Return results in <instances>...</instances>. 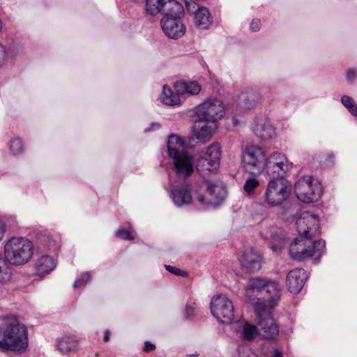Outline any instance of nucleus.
I'll return each mask as SVG.
<instances>
[{"label": "nucleus", "instance_id": "f257e3e1", "mask_svg": "<svg viewBox=\"0 0 357 357\" xmlns=\"http://www.w3.org/2000/svg\"><path fill=\"white\" fill-rule=\"evenodd\" d=\"M245 296L253 306L254 311L258 312L264 308L274 307L280 300V290L275 281L252 278L245 287Z\"/></svg>", "mask_w": 357, "mask_h": 357}, {"label": "nucleus", "instance_id": "f03ea898", "mask_svg": "<svg viewBox=\"0 0 357 357\" xmlns=\"http://www.w3.org/2000/svg\"><path fill=\"white\" fill-rule=\"evenodd\" d=\"M0 348L15 353H24L29 346L28 330L15 317H8L0 324Z\"/></svg>", "mask_w": 357, "mask_h": 357}, {"label": "nucleus", "instance_id": "7ed1b4c3", "mask_svg": "<svg viewBox=\"0 0 357 357\" xmlns=\"http://www.w3.org/2000/svg\"><path fill=\"white\" fill-rule=\"evenodd\" d=\"M33 243L26 237H11L3 245L4 258L13 266H18L27 264L33 257Z\"/></svg>", "mask_w": 357, "mask_h": 357}, {"label": "nucleus", "instance_id": "20e7f679", "mask_svg": "<svg viewBox=\"0 0 357 357\" xmlns=\"http://www.w3.org/2000/svg\"><path fill=\"white\" fill-rule=\"evenodd\" d=\"M325 250V241H312L306 237L295 238L289 246V255L291 258L298 261L310 258L318 259Z\"/></svg>", "mask_w": 357, "mask_h": 357}, {"label": "nucleus", "instance_id": "39448f33", "mask_svg": "<svg viewBox=\"0 0 357 357\" xmlns=\"http://www.w3.org/2000/svg\"><path fill=\"white\" fill-rule=\"evenodd\" d=\"M225 186L222 182L203 181L195 188V196L203 206H217L226 197Z\"/></svg>", "mask_w": 357, "mask_h": 357}, {"label": "nucleus", "instance_id": "423d86ee", "mask_svg": "<svg viewBox=\"0 0 357 357\" xmlns=\"http://www.w3.org/2000/svg\"><path fill=\"white\" fill-rule=\"evenodd\" d=\"M267 155L264 149L260 146H246L241 153V162L245 171L253 176L262 174Z\"/></svg>", "mask_w": 357, "mask_h": 357}, {"label": "nucleus", "instance_id": "0eeeda50", "mask_svg": "<svg viewBox=\"0 0 357 357\" xmlns=\"http://www.w3.org/2000/svg\"><path fill=\"white\" fill-rule=\"evenodd\" d=\"M221 148L218 143L209 145L204 151L200 153L196 159V169L203 176L215 172L219 167Z\"/></svg>", "mask_w": 357, "mask_h": 357}, {"label": "nucleus", "instance_id": "6e6552de", "mask_svg": "<svg viewBox=\"0 0 357 357\" xmlns=\"http://www.w3.org/2000/svg\"><path fill=\"white\" fill-rule=\"evenodd\" d=\"M294 192L298 199L304 203H312L319 199L322 188L319 181L312 176L300 178L294 185Z\"/></svg>", "mask_w": 357, "mask_h": 357}, {"label": "nucleus", "instance_id": "1a4fd4ad", "mask_svg": "<svg viewBox=\"0 0 357 357\" xmlns=\"http://www.w3.org/2000/svg\"><path fill=\"white\" fill-rule=\"evenodd\" d=\"M291 191V186L288 181L284 178L271 179L268 183L264 199L268 204L276 206L288 199Z\"/></svg>", "mask_w": 357, "mask_h": 357}, {"label": "nucleus", "instance_id": "9d476101", "mask_svg": "<svg viewBox=\"0 0 357 357\" xmlns=\"http://www.w3.org/2000/svg\"><path fill=\"white\" fill-rule=\"evenodd\" d=\"M212 315L220 323L229 324L234 317L233 303L225 294L213 296L211 301Z\"/></svg>", "mask_w": 357, "mask_h": 357}, {"label": "nucleus", "instance_id": "9b49d317", "mask_svg": "<svg viewBox=\"0 0 357 357\" xmlns=\"http://www.w3.org/2000/svg\"><path fill=\"white\" fill-rule=\"evenodd\" d=\"M291 163L286 155L282 153L275 151L267 155L264 166V171L273 179L283 178L287 172L289 170Z\"/></svg>", "mask_w": 357, "mask_h": 357}, {"label": "nucleus", "instance_id": "f8f14e48", "mask_svg": "<svg viewBox=\"0 0 357 357\" xmlns=\"http://www.w3.org/2000/svg\"><path fill=\"white\" fill-rule=\"evenodd\" d=\"M195 114L199 118L216 123L223 117L225 108L220 100L208 98L195 107Z\"/></svg>", "mask_w": 357, "mask_h": 357}, {"label": "nucleus", "instance_id": "ddd939ff", "mask_svg": "<svg viewBox=\"0 0 357 357\" xmlns=\"http://www.w3.org/2000/svg\"><path fill=\"white\" fill-rule=\"evenodd\" d=\"M319 217L308 211L301 213L296 222V230L302 237L311 238L319 232Z\"/></svg>", "mask_w": 357, "mask_h": 357}, {"label": "nucleus", "instance_id": "4468645a", "mask_svg": "<svg viewBox=\"0 0 357 357\" xmlns=\"http://www.w3.org/2000/svg\"><path fill=\"white\" fill-rule=\"evenodd\" d=\"M144 8L146 12L152 16L162 11L165 14L176 15H183L184 12L183 6L176 0H146Z\"/></svg>", "mask_w": 357, "mask_h": 357}, {"label": "nucleus", "instance_id": "2eb2a0df", "mask_svg": "<svg viewBox=\"0 0 357 357\" xmlns=\"http://www.w3.org/2000/svg\"><path fill=\"white\" fill-rule=\"evenodd\" d=\"M270 308L259 310L258 312H255L257 318V323L260 328L259 334L267 340H274L279 334V328L275 319L269 312Z\"/></svg>", "mask_w": 357, "mask_h": 357}, {"label": "nucleus", "instance_id": "dca6fc26", "mask_svg": "<svg viewBox=\"0 0 357 357\" xmlns=\"http://www.w3.org/2000/svg\"><path fill=\"white\" fill-rule=\"evenodd\" d=\"M181 15L169 13L161 19L162 29L168 38L177 39L185 34L186 29L180 19Z\"/></svg>", "mask_w": 357, "mask_h": 357}, {"label": "nucleus", "instance_id": "f3484780", "mask_svg": "<svg viewBox=\"0 0 357 357\" xmlns=\"http://www.w3.org/2000/svg\"><path fill=\"white\" fill-rule=\"evenodd\" d=\"M172 170L178 178L190 177L196 167L195 157L188 151L172 159Z\"/></svg>", "mask_w": 357, "mask_h": 357}, {"label": "nucleus", "instance_id": "a211bd4d", "mask_svg": "<svg viewBox=\"0 0 357 357\" xmlns=\"http://www.w3.org/2000/svg\"><path fill=\"white\" fill-rule=\"evenodd\" d=\"M186 7L189 12L194 13V22L197 28L208 29L212 25L213 18L207 8L190 1H186Z\"/></svg>", "mask_w": 357, "mask_h": 357}, {"label": "nucleus", "instance_id": "6ab92c4d", "mask_svg": "<svg viewBox=\"0 0 357 357\" xmlns=\"http://www.w3.org/2000/svg\"><path fill=\"white\" fill-rule=\"evenodd\" d=\"M252 131L262 140H268L277 136L276 128L267 118L257 117L253 121Z\"/></svg>", "mask_w": 357, "mask_h": 357}, {"label": "nucleus", "instance_id": "aec40b11", "mask_svg": "<svg viewBox=\"0 0 357 357\" xmlns=\"http://www.w3.org/2000/svg\"><path fill=\"white\" fill-rule=\"evenodd\" d=\"M239 262L246 271L257 272L261 268L262 258L257 250L253 248H248L242 252Z\"/></svg>", "mask_w": 357, "mask_h": 357}, {"label": "nucleus", "instance_id": "412c9836", "mask_svg": "<svg viewBox=\"0 0 357 357\" xmlns=\"http://www.w3.org/2000/svg\"><path fill=\"white\" fill-rule=\"evenodd\" d=\"M216 128V123L197 117L194 123L192 132L199 142L205 143L211 139Z\"/></svg>", "mask_w": 357, "mask_h": 357}, {"label": "nucleus", "instance_id": "4be33fe9", "mask_svg": "<svg viewBox=\"0 0 357 357\" xmlns=\"http://www.w3.org/2000/svg\"><path fill=\"white\" fill-rule=\"evenodd\" d=\"M307 280V274L302 268L290 271L286 278V287L289 291L297 294L303 289Z\"/></svg>", "mask_w": 357, "mask_h": 357}, {"label": "nucleus", "instance_id": "5701e85b", "mask_svg": "<svg viewBox=\"0 0 357 357\" xmlns=\"http://www.w3.org/2000/svg\"><path fill=\"white\" fill-rule=\"evenodd\" d=\"M232 329L240 338L248 341L252 340L259 334V331L255 325L244 319L233 323Z\"/></svg>", "mask_w": 357, "mask_h": 357}, {"label": "nucleus", "instance_id": "b1692460", "mask_svg": "<svg viewBox=\"0 0 357 357\" xmlns=\"http://www.w3.org/2000/svg\"><path fill=\"white\" fill-rule=\"evenodd\" d=\"M170 197L177 207L188 205L192 200L191 190L188 185L173 188L170 192Z\"/></svg>", "mask_w": 357, "mask_h": 357}, {"label": "nucleus", "instance_id": "393cba45", "mask_svg": "<svg viewBox=\"0 0 357 357\" xmlns=\"http://www.w3.org/2000/svg\"><path fill=\"white\" fill-rule=\"evenodd\" d=\"M56 266V260L47 255L38 257L34 263L36 274L40 278H43L50 273Z\"/></svg>", "mask_w": 357, "mask_h": 357}, {"label": "nucleus", "instance_id": "a878e982", "mask_svg": "<svg viewBox=\"0 0 357 357\" xmlns=\"http://www.w3.org/2000/svg\"><path fill=\"white\" fill-rule=\"evenodd\" d=\"M167 146L170 159L187 152L184 140L177 135L172 134L169 136Z\"/></svg>", "mask_w": 357, "mask_h": 357}, {"label": "nucleus", "instance_id": "bb28decb", "mask_svg": "<svg viewBox=\"0 0 357 357\" xmlns=\"http://www.w3.org/2000/svg\"><path fill=\"white\" fill-rule=\"evenodd\" d=\"M174 89L178 95L196 96L201 91V86L197 82L178 81L174 84Z\"/></svg>", "mask_w": 357, "mask_h": 357}, {"label": "nucleus", "instance_id": "cd10ccee", "mask_svg": "<svg viewBox=\"0 0 357 357\" xmlns=\"http://www.w3.org/2000/svg\"><path fill=\"white\" fill-rule=\"evenodd\" d=\"M181 95H178L171 89V88L165 84L162 87V91L160 96L162 103L167 106H178L181 105Z\"/></svg>", "mask_w": 357, "mask_h": 357}, {"label": "nucleus", "instance_id": "c85d7f7f", "mask_svg": "<svg viewBox=\"0 0 357 357\" xmlns=\"http://www.w3.org/2000/svg\"><path fill=\"white\" fill-rule=\"evenodd\" d=\"M56 347L62 354H68L77 349V342L74 337L64 335L58 339Z\"/></svg>", "mask_w": 357, "mask_h": 357}, {"label": "nucleus", "instance_id": "c756f323", "mask_svg": "<svg viewBox=\"0 0 357 357\" xmlns=\"http://www.w3.org/2000/svg\"><path fill=\"white\" fill-rule=\"evenodd\" d=\"M244 107L247 109H251L257 106L259 102L260 96L259 94L254 91H248L242 97Z\"/></svg>", "mask_w": 357, "mask_h": 357}, {"label": "nucleus", "instance_id": "7c9ffc66", "mask_svg": "<svg viewBox=\"0 0 357 357\" xmlns=\"http://www.w3.org/2000/svg\"><path fill=\"white\" fill-rule=\"evenodd\" d=\"M61 237L59 234L45 236L42 239L44 247L50 251L56 252L60 248Z\"/></svg>", "mask_w": 357, "mask_h": 357}, {"label": "nucleus", "instance_id": "2f4dec72", "mask_svg": "<svg viewBox=\"0 0 357 357\" xmlns=\"http://www.w3.org/2000/svg\"><path fill=\"white\" fill-rule=\"evenodd\" d=\"M10 264L0 255V282L5 283L9 281L12 276Z\"/></svg>", "mask_w": 357, "mask_h": 357}, {"label": "nucleus", "instance_id": "473e14b6", "mask_svg": "<svg viewBox=\"0 0 357 357\" xmlns=\"http://www.w3.org/2000/svg\"><path fill=\"white\" fill-rule=\"evenodd\" d=\"M341 102L351 114L357 117V105L351 97L347 95L342 96Z\"/></svg>", "mask_w": 357, "mask_h": 357}, {"label": "nucleus", "instance_id": "72a5a7b5", "mask_svg": "<svg viewBox=\"0 0 357 357\" xmlns=\"http://www.w3.org/2000/svg\"><path fill=\"white\" fill-rule=\"evenodd\" d=\"M263 236L266 239L271 238L273 240V242H272L273 245H272L271 248L274 251L280 250L282 248L284 239L281 236L278 234L275 231H273L271 233V237L268 236V231H266L265 233H263Z\"/></svg>", "mask_w": 357, "mask_h": 357}, {"label": "nucleus", "instance_id": "f704fd0d", "mask_svg": "<svg viewBox=\"0 0 357 357\" xmlns=\"http://www.w3.org/2000/svg\"><path fill=\"white\" fill-rule=\"evenodd\" d=\"M8 147L12 154L18 155L23 151L22 140L19 137H14L10 139Z\"/></svg>", "mask_w": 357, "mask_h": 357}, {"label": "nucleus", "instance_id": "c9c22d12", "mask_svg": "<svg viewBox=\"0 0 357 357\" xmlns=\"http://www.w3.org/2000/svg\"><path fill=\"white\" fill-rule=\"evenodd\" d=\"M115 234L117 237L125 240H132L136 236L135 231L132 229L126 230L121 229L116 231Z\"/></svg>", "mask_w": 357, "mask_h": 357}, {"label": "nucleus", "instance_id": "e433bc0d", "mask_svg": "<svg viewBox=\"0 0 357 357\" xmlns=\"http://www.w3.org/2000/svg\"><path fill=\"white\" fill-rule=\"evenodd\" d=\"M259 185V181L255 178L247 179L244 183V190L248 193L252 192Z\"/></svg>", "mask_w": 357, "mask_h": 357}, {"label": "nucleus", "instance_id": "4c0bfd02", "mask_svg": "<svg viewBox=\"0 0 357 357\" xmlns=\"http://www.w3.org/2000/svg\"><path fill=\"white\" fill-rule=\"evenodd\" d=\"M91 274L89 272L83 273L75 281L73 286L75 288H77L82 285H84L90 279Z\"/></svg>", "mask_w": 357, "mask_h": 357}, {"label": "nucleus", "instance_id": "58836bf2", "mask_svg": "<svg viewBox=\"0 0 357 357\" xmlns=\"http://www.w3.org/2000/svg\"><path fill=\"white\" fill-rule=\"evenodd\" d=\"M195 304H188L185 309V317L187 319L192 320L195 317V307L194 306Z\"/></svg>", "mask_w": 357, "mask_h": 357}, {"label": "nucleus", "instance_id": "ea45409f", "mask_svg": "<svg viewBox=\"0 0 357 357\" xmlns=\"http://www.w3.org/2000/svg\"><path fill=\"white\" fill-rule=\"evenodd\" d=\"M8 59V53L6 47L0 44V67L6 63Z\"/></svg>", "mask_w": 357, "mask_h": 357}, {"label": "nucleus", "instance_id": "a19ab883", "mask_svg": "<svg viewBox=\"0 0 357 357\" xmlns=\"http://www.w3.org/2000/svg\"><path fill=\"white\" fill-rule=\"evenodd\" d=\"M165 268L169 273H172L176 275H181V276L185 275V273L183 271H182L179 268H177L174 266H169V265H165Z\"/></svg>", "mask_w": 357, "mask_h": 357}, {"label": "nucleus", "instance_id": "79ce46f5", "mask_svg": "<svg viewBox=\"0 0 357 357\" xmlns=\"http://www.w3.org/2000/svg\"><path fill=\"white\" fill-rule=\"evenodd\" d=\"M357 77V71L354 69H349L347 72V80L352 83Z\"/></svg>", "mask_w": 357, "mask_h": 357}, {"label": "nucleus", "instance_id": "37998d69", "mask_svg": "<svg viewBox=\"0 0 357 357\" xmlns=\"http://www.w3.org/2000/svg\"><path fill=\"white\" fill-rule=\"evenodd\" d=\"M250 27L252 31H258L261 29V21L257 19L253 20L250 23Z\"/></svg>", "mask_w": 357, "mask_h": 357}, {"label": "nucleus", "instance_id": "c03bdc74", "mask_svg": "<svg viewBox=\"0 0 357 357\" xmlns=\"http://www.w3.org/2000/svg\"><path fill=\"white\" fill-rule=\"evenodd\" d=\"M22 50V47L17 44H15V43L13 44L10 46V52H11V54H13V55L16 54L18 52H20Z\"/></svg>", "mask_w": 357, "mask_h": 357}, {"label": "nucleus", "instance_id": "a18cd8bd", "mask_svg": "<svg viewBox=\"0 0 357 357\" xmlns=\"http://www.w3.org/2000/svg\"><path fill=\"white\" fill-rule=\"evenodd\" d=\"M6 232V225L3 220L0 219V241L3 238Z\"/></svg>", "mask_w": 357, "mask_h": 357}, {"label": "nucleus", "instance_id": "49530a36", "mask_svg": "<svg viewBox=\"0 0 357 357\" xmlns=\"http://www.w3.org/2000/svg\"><path fill=\"white\" fill-rule=\"evenodd\" d=\"M155 346L153 344H152V343H151L149 342H145L144 350L146 351H152V350L155 349Z\"/></svg>", "mask_w": 357, "mask_h": 357}, {"label": "nucleus", "instance_id": "de8ad7c7", "mask_svg": "<svg viewBox=\"0 0 357 357\" xmlns=\"http://www.w3.org/2000/svg\"><path fill=\"white\" fill-rule=\"evenodd\" d=\"M110 335H111V332L109 331V330H106L105 331V335H104V337H103V340L105 342H108L109 340V338H110Z\"/></svg>", "mask_w": 357, "mask_h": 357}, {"label": "nucleus", "instance_id": "09e8293b", "mask_svg": "<svg viewBox=\"0 0 357 357\" xmlns=\"http://www.w3.org/2000/svg\"><path fill=\"white\" fill-rule=\"evenodd\" d=\"M272 357H283L282 353L278 351V349H275L273 351V356Z\"/></svg>", "mask_w": 357, "mask_h": 357}, {"label": "nucleus", "instance_id": "8fccbe9b", "mask_svg": "<svg viewBox=\"0 0 357 357\" xmlns=\"http://www.w3.org/2000/svg\"><path fill=\"white\" fill-rule=\"evenodd\" d=\"M152 127H156V128H158L159 127V125L157 124V123H153L152 124Z\"/></svg>", "mask_w": 357, "mask_h": 357}, {"label": "nucleus", "instance_id": "3c124183", "mask_svg": "<svg viewBox=\"0 0 357 357\" xmlns=\"http://www.w3.org/2000/svg\"><path fill=\"white\" fill-rule=\"evenodd\" d=\"M186 1H190V2L194 3V2L192 1V0H186Z\"/></svg>", "mask_w": 357, "mask_h": 357}]
</instances>
